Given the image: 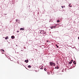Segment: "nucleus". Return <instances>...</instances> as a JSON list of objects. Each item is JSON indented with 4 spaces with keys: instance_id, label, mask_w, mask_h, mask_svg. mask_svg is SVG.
I'll return each mask as SVG.
<instances>
[{
    "instance_id": "9b49d317",
    "label": "nucleus",
    "mask_w": 79,
    "mask_h": 79,
    "mask_svg": "<svg viewBox=\"0 0 79 79\" xmlns=\"http://www.w3.org/2000/svg\"><path fill=\"white\" fill-rule=\"evenodd\" d=\"M44 70L45 71H47V69H46V68H44Z\"/></svg>"
},
{
    "instance_id": "2eb2a0df",
    "label": "nucleus",
    "mask_w": 79,
    "mask_h": 79,
    "mask_svg": "<svg viewBox=\"0 0 79 79\" xmlns=\"http://www.w3.org/2000/svg\"><path fill=\"white\" fill-rule=\"evenodd\" d=\"M56 68H57V69H59V67H56Z\"/></svg>"
},
{
    "instance_id": "aec40b11",
    "label": "nucleus",
    "mask_w": 79,
    "mask_h": 79,
    "mask_svg": "<svg viewBox=\"0 0 79 79\" xmlns=\"http://www.w3.org/2000/svg\"><path fill=\"white\" fill-rule=\"evenodd\" d=\"M76 64V63L75 62V63H74V64Z\"/></svg>"
},
{
    "instance_id": "393cba45",
    "label": "nucleus",
    "mask_w": 79,
    "mask_h": 79,
    "mask_svg": "<svg viewBox=\"0 0 79 79\" xmlns=\"http://www.w3.org/2000/svg\"><path fill=\"white\" fill-rule=\"evenodd\" d=\"M47 42H48V40H47Z\"/></svg>"
},
{
    "instance_id": "4468645a",
    "label": "nucleus",
    "mask_w": 79,
    "mask_h": 79,
    "mask_svg": "<svg viewBox=\"0 0 79 79\" xmlns=\"http://www.w3.org/2000/svg\"><path fill=\"white\" fill-rule=\"evenodd\" d=\"M69 6H70V7H72V6H70L69 5Z\"/></svg>"
},
{
    "instance_id": "412c9836",
    "label": "nucleus",
    "mask_w": 79,
    "mask_h": 79,
    "mask_svg": "<svg viewBox=\"0 0 79 79\" xmlns=\"http://www.w3.org/2000/svg\"><path fill=\"white\" fill-rule=\"evenodd\" d=\"M75 63V61H73V63Z\"/></svg>"
},
{
    "instance_id": "f257e3e1",
    "label": "nucleus",
    "mask_w": 79,
    "mask_h": 79,
    "mask_svg": "<svg viewBox=\"0 0 79 79\" xmlns=\"http://www.w3.org/2000/svg\"><path fill=\"white\" fill-rule=\"evenodd\" d=\"M50 64L51 66H55V64L52 62H50Z\"/></svg>"
},
{
    "instance_id": "f03ea898",
    "label": "nucleus",
    "mask_w": 79,
    "mask_h": 79,
    "mask_svg": "<svg viewBox=\"0 0 79 79\" xmlns=\"http://www.w3.org/2000/svg\"><path fill=\"white\" fill-rule=\"evenodd\" d=\"M51 29H55L56 28V26H52V27H50Z\"/></svg>"
},
{
    "instance_id": "f3484780",
    "label": "nucleus",
    "mask_w": 79,
    "mask_h": 79,
    "mask_svg": "<svg viewBox=\"0 0 79 79\" xmlns=\"http://www.w3.org/2000/svg\"><path fill=\"white\" fill-rule=\"evenodd\" d=\"M2 50V52H4V50H3V49H1Z\"/></svg>"
},
{
    "instance_id": "0eeeda50",
    "label": "nucleus",
    "mask_w": 79,
    "mask_h": 79,
    "mask_svg": "<svg viewBox=\"0 0 79 79\" xmlns=\"http://www.w3.org/2000/svg\"><path fill=\"white\" fill-rule=\"evenodd\" d=\"M47 74H48V75H50V72H47Z\"/></svg>"
},
{
    "instance_id": "9d476101",
    "label": "nucleus",
    "mask_w": 79,
    "mask_h": 79,
    "mask_svg": "<svg viewBox=\"0 0 79 79\" xmlns=\"http://www.w3.org/2000/svg\"><path fill=\"white\" fill-rule=\"evenodd\" d=\"M57 23H60V20H57Z\"/></svg>"
},
{
    "instance_id": "1a4fd4ad",
    "label": "nucleus",
    "mask_w": 79,
    "mask_h": 79,
    "mask_svg": "<svg viewBox=\"0 0 79 79\" xmlns=\"http://www.w3.org/2000/svg\"><path fill=\"white\" fill-rule=\"evenodd\" d=\"M25 62H26V63H27L28 61V60H26L25 61Z\"/></svg>"
},
{
    "instance_id": "cd10ccee",
    "label": "nucleus",
    "mask_w": 79,
    "mask_h": 79,
    "mask_svg": "<svg viewBox=\"0 0 79 79\" xmlns=\"http://www.w3.org/2000/svg\"><path fill=\"white\" fill-rule=\"evenodd\" d=\"M56 69V67H55V69Z\"/></svg>"
},
{
    "instance_id": "39448f33",
    "label": "nucleus",
    "mask_w": 79,
    "mask_h": 79,
    "mask_svg": "<svg viewBox=\"0 0 79 79\" xmlns=\"http://www.w3.org/2000/svg\"><path fill=\"white\" fill-rule=\"evenodd\" d=\"M72 62L71 61H70L69 62V64H72Z\"/></svg>"
},
{
    "instance_id": "a211bd4d",
    "label": "nucleus",
    "mask_w": 79,
    "mask_h": 79,
    "mask_svg": "<svg viewBox=\"0 0 79 79\" xmlns=\"http://www.w3.org/2000/svg\"><path fill=\"white\" fill-rule=\"evenodd\" d=\"M73 60H72L71 62H72V63H73Z\"/></svg>"
},
{
    "instance_id": "b1692460",
    "label": "nucleus",
    "mask_w": 79,
    "mask_h": 79,
    "mask_svg": "<svg viewBox=\"0 0 79 79\" xmlns=\"http://www.w3.org/2000/svg\"><path fill=\"white\" fill-rule=\"evenodd\" d=\"M42 32H44V31L42 30Z\"/></svg>"
},
{
    "instance_id": "a878e982",
    "label": "nucleus",
    "mask_w": 79,
    "mask_h": 79,
    "mask_svg": "<svg viewBox=\"0 0 79 79\" xmlns=\"http://www.w3.org/2000/svg\"><path fill=\"white\" fill-rule=\"evenodd\" d=\"M56 26H57V25L56 24Z\"/></svg>"
},
{
    "instance_id": "6ab92c4d",
    "label": "nucleus",
    "mask_w": 79,
    "mask_h": 79,
    "mask_svg": "<svg viewBox=\"0 0 79 79\" xmlns=\"http://www.w3.org/2000/svg\"><path fill=\"white\" fill-rule=\"evenodd\" d=\"M61 7H62V8H63V6H61Z\"/></svg>"
},
{
    "instance_id": "dca6fc26",
    "label": "nucleus",
    "mask_w": 79,
    "mask_h": 79,
    "mask_svg": "<svg viewBox=\"0 0 79 79\" xmlns=\"http://www.w3.org/2000/svg\"><path fill=\"white\" fill-rule=\"evenodd\" d=\"M40 69H43V68L42 67H41L40 68Z\"/></svg>"
},
{
    "instance_id": "20e7f679",
    "label": "nucleus",
    "mask_w": 79,
    "mask_h": 79,
    "mask_svg": "<svg viewBox=\"0 0 79 79\" xmlns=\"http://www.w3.org/2000/svg\"><path fill=\"white\" fill-rule=\"evenodd\" d=\"M9 39V38H8V36H7L5 38V39L6 40L7 39Z\"/></svg>"
},
{
    "instance_id": "6e6552de",
    "label": "nucleus",
    "mask_w": 79,
    "mask_h": 79,
    "mask_svg": "<svg viewBox=\"0 0 79 79\" xmlns=\"http://www.w3.org/2000/svg\"><path fill=\"white\" fill-rule=\"evenodd\" d=\"M12 39H14V38H15V37H14V36H12L11 37Z\"/></svg>"
},
{
    "instance_id": "7ed1b4c3",
    "label": "nucleus",
    "mask_w": 79,
    "mask_h": 79,
    "mask_svg": "<svg viewBox=\"0 0 79 79\" xmlns=\"http://www.w3.org/2000/svg\"><path fill=\"white\" fill-rule=\"evenodd\" d=\"M20 30H21L22 31H24V28H21L20 29Z\"/></svg>"
},
{
    "instance_id": "ddd939ff",
    "label": "nucleus",
    "mask_w": 79,
    "mask_h": 79,
    "mask_svg": "<svg viewBox=\"0 0 79 79\" xmlns=\"http://www.w3.org/2000/svg\"><path fill=\"white\" fill-rule=\"evenodd\" d=\"M18 19H16V22H17V23L18 22Z\"/></svg>"
},
{
    "instance_id": "423d86ee",
    "label": "nucleus",
    "mask_w": 79,
    "mask_h": 79,
    "mask_svg": "<svg viewBox=\"0 0 79 79\" xmlns=\"http://www.w3.org/2000/svg\"><path fill=\"white\" fill-rule=\"evenodd\" d=\"M31 66L30 65H29L28 66V68H31Z\"/></svg>"
},
{
    "instance_id": "f8f14e48",
    "label": "nucleus",
    "mask_w": 79,
    "mask_h": 79,
    "mask_svg": "<svg viewBox=\"0 0 79 79\" xmlns=\"http://www.w3.org/2000/svg\"><path fill=\"white\" fill-rule=\"evenodd\" d=\"M56 46L57 48H58L59 47V46H57L58 45H57V44H56Z\"/></svg>"
},
{
    "instance_id": "bb28decb",
    "label": "nucleus",
    "mask_w": 79,
    "mask_h": 79,
    "mask_svg": "<svg viewBox=\"0 0 79 79\" xmlns=\"http://www.w3.org/2000/svg\"><path fill=\"white\" fill-rule=\"evenodd\" d=\"M69 5H71V4H69Z\"/></svg>"
},
{
    "instance_id": "5701e85b",
    "label": "nucleus",
    "mask_w": 79,
    "mask_h": 79,
    "mask_svg": "<svg viewBox=\"0 0 79 79\" xmlns=\"http://www.w3.org/2000/svg\"><path fill=\"white\" fill-rule=\"evenodd\" d=\"M64 8L65 7V6H63Z\"/></svg>"
},
{
    "instance_id": "c85d7f7f",
    "label": "nucleus",
    "mask_w": 79,
    "mask_h": 79,
    "mask_svg": "<svg viewBox=\"0 0 79 79\" xmlns=\"http://www.w3.org/2000/svg\"><path fill=\"white\" fill-rule=\"evenodd\" d=\"M4 15H6V14H4Z\"/></svg>"
},
{
    "instance_id": "4be33fe9",
    "label": "nucleus",
    "mask_w": 79,
    "mask_h": 79,
    "mask_svg": "<svg viewBox=\"0 0 79 79\" xmlns=\"http://www.w3.org/2000/svg\"><path fill=\"white\" fill-rule=\"evenodd\" d=\"M19 31H17V32H19Z\"/></svg>"
}]
</instances>
